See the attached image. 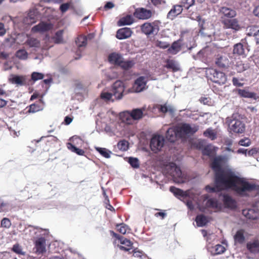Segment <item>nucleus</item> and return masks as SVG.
<instances>
[{"instance_id": "393cba45", "label": "nucleus", "mask_w": 259, "mask_h": 259, "mask_svg": "<svg viewBox=\"0 0 259 259\" xmlns=\"http://www.w3.org/2000/svg\"><path fill=\"white\" fill-rule=\"evenodd\" d=\"M237 92L238 94L242 97L251 98L254 100L258 99V97L257 96L256 94L249 92L247 90L238 89Z\"/></svg>"}, {"instance_id": "a211bd4d", "label": "nucleus", "mask_w": 259, "mask_h": 259, "mask_svg": "<svg viewBox=\"0 0 259 259\" xmlns=\"http://www.w3.org/2000/svg\"><path fill=\"white\" fill-rule=\"evenodd\" d=\"M145 110V107L142 108H135L132 110H130L135 123L142 119L144 116Z\"/></svg>"}, {"instance_id": "e433bc0d", "label": "nucleus", "mask_w": 259, "mask_h": 259, "mask_svg": "<svg viewBox=\"0 0 259 259\" xmlns=\"http://www.w3.org/2000/svg\"><path fill=\"white\" fill-rule=\"evenodd\" d=\"M113 96H114L113 94L109 92L107 90L102 91L100 95L101 99L105 102H113L114 99H113Z\"/></svg>"}, {"instance_id": "a19ab883", "label": "nucleus", "mask_w": 259, "mask_h": 259, "mask_svg": "<svg viewBox=\"0 0 259 259\" xmlns=\"http://www.w3.org/2000/svg\"><path fill=\"white\" fill-rule=\"evenodd\" d=\"M244 53V49L242 44L239 43L234 45L233 54L238 56L242 55Z\"/></svg>"}, {"instance_id": "f257e3e1", "label": "nucleus", "mask_w": 259, "mask_h": 259, "mask_svg": "<svg viewBox=\"0 0 259 259\" xmlns=\"http://www.w3.org/2000/svg\"><path fill=\"white\" fill-rule=\"evenodd\" d=\"M224 158L215 157L211 167L215 173V186L205 187L208 192L219 191L222 190L231 189L241 195H244L248 191L253 190L255 186L245 178L241 177L229 166L223 167Z\"/></svg>"}, {"instance_id": "a18cd8bd", "label": "nucleus", "mask_w": 259, "mask_h": 259, "mask_svg": "<svg viewBox=\"0 0 259 259\" xmlns=\"http://www.w3.org/2000/svg\"><path fill=\"white\" fill-rule=\"evenodd\" d=\"M247 248L249 251L253 253H256L259 251V242L255 241L247 244Z\"/></svg>"}, {"instance_id": "423d86ee", "label": "nucleus", "mask_w": 259, "mask_h": 259, "mask_svg": "<svg viewBox=\"0 0 259 259\" xmlns=\"http://www.w3.org/2000/svg\"><path fill=\"white\" fill-rule=\"evenodd\" d=\"M177 126L178 134L180 137L190 136L195 133L199 128L196 124H190L188 123L180 124Z\"/></svg>"}, {"instance_id": "4c0bfd02", "label": "nucleus", "mask_w": 259, "mask_h": 259, "mask_svg": "<svg viewBox=\"0 0 259 259\" xmlns=\"http://www.w3.org/2000/svg\"><path fill=\"white\" fill-rule=\"evenodd\" d=\"M95 149L103 157L106 158H109L111 157L112 152L105 148H100L96 147Z\"/></svg>"}, {"instance_id": "3c124183", "label": "nucleus", "mask_w": 259, "mask_h": 259, "mask_svg": "<svg viewBox=\"0 0 259 259\" xmlns=\"http://www.w3.org/2000/svg\"><path fill=\"white\" fill-rule=\"evenodd\" d=\"M116 227L118 231L122 234H125L126 233H128L130 231L129 227L125 224H117Z\"/></svg>"}, {"instance_id": "ddd939ff", "label": "nucleus", "mask_w": 259, "mask_h": 259, "mask_svg": "<svg viewBox=\"0 0 259 259\" xmlns=\"http://www.w3.org/2000/svg\"><path fill=\"white\" fill-rule=\"evenodd\" d=\"M232 62V59H229V55L227 54H224L218 56L215 63L220 67L226 68L229 66Z\"/></svg>"}, {"instance_id": "09e8293b", "label": "nucleus", "mask_w": 259, "mask_h": 259, "mask_svg": "<svg viewBox=\"0 0 259 259\" xmlns=\"http://www.w3.org/2000/svg\"><path fill=\"white\" fill-rule=\"evenodd\" d=\"M195 221L198 227H203L205 225L207 222V218L203 215H198Z\"/></svg>"}, {"instance_id": "f03ea898", "label": "nucleus", "mask_w": 259, "mask_h": 259, "mask_svg": "<svg viewBox=\"0 0 259 259\" xmlns=\"http://www.w3.org/2000/svg\"><path fill=\"white\" fill-rule=\"evenodd\" d=\"M170 191L177 197H180L186 201L187 207L191 210L194 208L192 200L196 202L198 206H200V202H197L198 200L197 196L194 195L191 191H183L182 190L174 187L170 188Z\"/></svg>"}, {"instance_id": "7ed1b4c3", "label": "nucleus", "mask_w": 259, "mask_h": 259, "mask_svg": "<svg viewBox=\"0 0 259 259\" xmlns=\"http://www.w3.org/2000/svg\"><path fill=\"white\" fill-rule=\"evenodd\" d=\"M108 61L110 63L118 65L125 70L132 68L135 64L133 60H124L120 54L115 52L109 55Z\"/></svg>"}, {"instance_id": "7c9ffc66", "label": "nucleus", "mask_w": 259, "mask_h": 259, "mask_svg": "<svg viewBox=\"0 0 259 259\" xmlns=\"http://www.w3.org/2000/svg\"><path fill=\"white\" fill-rule=\"evenodd\" d=\"M25 44L30 48H39L40 46V41L37 39L29 36L26 40Z\"/></svg>"}, {"instance_id": "bf43d9fd", "label": "nucleus", "mask_w": 259, "mask_h": 259, "mask_svg": "<svg viewBox=\"0 0 259 259\" xmlns=\"http://www.w3.org/2000/svg\"><path fill=\"white\" fill-rule=\"evenodd\" d=\"M9 206L8 203L5 202L3 200L0 199V212L8 211Z\"/></svg>"}, {"instance_id": "2eb2a0df", "label": "nucleus", "mask_w": 259, "mask_h": 259, "mask_svg": "<svg viewBox=\"0 0 259 259\" xmlns=\"http://www.w3.org/2000/svg\"><path fill=\"white\" fill-rule=\"evenodd\" d=\"M134 16L139 19H148L152 16V12L150 10H146L144 8L137 9L134 13Z\"/></svg>"}, {"instance_id": "2f4dec72", "label": "nucleus", "mask_w": 259, "mask_h": 259, "mask_svg": "<svg viewBox=\"0 0 259 259\" xmlns=\"http://www.w3.org/2000/svg\"><path fill=\"white\" fill-rule=\"evenodd\" d=\"M220 11L221 13L227 17L233 18L236 15L235 11L227 7H222Z\"/></svg>"}, {"instance_id": "9b49d317", "label": "nucleus", "mask_w": 259, "mask_h": 259, "mask_svg": "<svg viewBox=\"0 0 259 259\" xmlns=\"http://www.w3.org/2000/svg\"><path fill=\"white\" fill-rule=\"evenodd\" d=\"M231 131L236 133H242L245 131V124L239 119H233L229 124Z\"/></svg>"}, {"instance_id": "37998d69", "label": "nucleus", "mask_w": 259, "mask_h": 259, "mask_svg": "<svg viewBox=\"0 0 259 259\" xmlns=\"http://www.w3.org/2000/svg\"><path fill=\"white\" fill-rule=\"evenodd\" d=\"M67 147L71 151L76 153L78 155H83L84 154V151L83 150L76 148L71 143H68L67 144Z\"/></svg>"}, {"instance_id": "b1692460", "label": "nucleus", "mask_w": 259, "mask_h": 259, "mask_svg": "<svg viewBox=\"0 0 259 259\" xmlns=\"http://www.w3.org/2000/svg\"><path fill=\"white\" fill-rule=\"evenodd\" d=\"M9 80L12 83L22 85L26 81V78L24 76H19L12 74L10 75Z\"/></svg>"}, {"instance_id": "1a4fd4ad", "label": "nucleus", "mask_w": 259, "mask_h": 259, "mask_svg": "<svg viewBox=\"0 0 259 259\" xmlns=\"http://www.w3.org/2000/svg\"><path fill=\"white\" fill-rule=\"evenodd\" d=\"M141 29L146 35L156 34L159 31V26L155 23H145L142 25Z\"/></svg>"}, {"instance_id": "680f3d73", "label": "nucleus", "mask_w": 259, "mask_h": 259, "mask_svg": "<svg viewBox=\"0 0 259 259\" xmlns=\"http://www.w3.org/2000/svg\"><path fill=\"white\" fill-rule=\"evenodd\" d=\"M11 225V223L9 219L4 218L1 221V226L3 227L8 228Z\"/></svg>"}, {"instance_id": "dca6fc26", "label": "nucleus", "mask_w": 259, "mask_h": 259, "mask_svg": "<svg viewBox=\"0 0 259 259\" xmlns=\"http://www.w3.org/2000/svg\"><path fill=\"white\" fill-rule=\"evenodd\" d=\"M46 246L45 239L42 237L39 238L35 242V252L38 254H40L46 252Z\"/></svg>"}, {"instance_id": "de8ad7c7", "label": "nucleus", "mask_w": 259, "mask_h": 259, "mask_svg": "<svg viewBox=\"0 0 259 259\" xmlns=\"http://www.w3.org/2000/svg\"><path fill=\"white\" fill-rule=\"evenodd\" d=\"M87 41V38L86 36L80 35L77 38L75 42L78 47L81 48L86 46Z\"/></svg>"}, {"instance_id": "e2e57ef3", "label": "nucleus", "mask_w": 259, "mask_h": 259, "mask_svg": "<svg viewBox=\"0 0 259 259\" xmlns=\"http://www.w3.org/2000/svg\"><path fill=\"white\" fill-rule=\"evenodd\" d=\"M155 45L161 49H165L169 46V44L165 41L157 40L155 42Z\"/></svg>"}, {"instance_id": "49530a36", "label": "nucleus", "mask_w": 259, "mask_h": 259, "mask_svg": "<svg viewBox=\"0 0 259 259\" xmlns=\"http://www.w3.org/2000/svg\"><path fill=\"white\" fill-rule=\"evenodd\" d=\"M244 239L243 231L242 230L238 231L234 236L235 243H242L244 241Z\"/></svg>"}, {"instance_id": "ea45409f", "label": "nucleus", "mask_w": 259, "mask_h": 259, "mask_svg": "<svg viewBox=\"0 0 259 259\" xmlns=\"http://www.w3.org/2000/svg\"><path fill=\"white\" fill-rule=\"evenodd\" d=\"M203 135L205 137L210 139L211 140H213L217 138V133L211 128H209L204 131Z\"/></svg>"}, {"instance_id": "6ab92c4d", "label": "nucleus", "mask_w": 259, "mask_h": 259, "mask_svg": "<svg viewBox=\"0 0 259 259\" xmlns=\"http://www.w3.org/2000/svg\"><path fill=\"white\" fill-rule=\"evenodd\" d=\"M223 23L225 28H231L235 31L240 30L241 28L238 20L236 19L225 20Z\"/></svg>"}, {"instance_id": "c9c22d12", "label": "nucleus", "mask_w": 259, "mask_h": 259, "mask_svg": "<svg viewBox=\"0 0 259 259\" xmlns=\"http://www.w3.org/2000/svg\"><path fill=\"white\" fill-rule=\"evenodd\" d=\"M37 230H40L39 228L29 226L25 230V232L26 234L29 232L30 236L32 237L41 236V234H37Z\"/></svg>"}, {"instance_id": "4468645a", "label": "nucleus", "mask_w": 259, "mask_h": 259, "mask_svg": "<svg viewBox=\"0 0 259 259\" xmlns=\"http://www.w3.org/2000/svg\"><path fill=\"white\" fill-rule=\"evenodd\" d=\"M52 28V25L48 22H41L31 28V32L33 33H43Z\"/></svg>"}, {"instance_id": "39448f33", "label": "nucleus", "mask_w": 259, "mask_h": 259, "mask_svg": "<svg viewBox=\"0 0 259 259\" xmlns=\"http://www.w3.org/2000/svg\"><path fill=\"white\" fill-rule=\"evenodd\" d=\"M206 75L209 79L219 84H224L227 81V76L224 73L213 68L207 69Z\"/></svg>"}, {"instance_id": "58836bf2", "label": "nucleus", "mask_w": 259, "mask_h": 259, "mask_svg": "<svg viewBox=\"0 0 259 259\" xmlns=\"http://www.w3.org/2000/svg\"><path fill=\"white\" fill-rule=\"evenodd\" d=\"M165 67L168 69H171L173 71H177L180 69L179 64L173 60H168Z\"/></svg>"}, {"instance_id": "13d9d810", "label": "nucleus", "mask_w": 259, "mask_h": 259, "mask_svg": "<svg viewBox=\"0 0 259 259\" xmlns=\"http://www.w3.org/2000/svg\"><path fill=\"white\" fill-rule=\"evenodd\" d=\"M128 161L132 166L134 168H137L139 166V160L136 158L130 157Z\"/></svg>"}, {"instance_id": "f704fd0d", "label": "nucleus", "mask_w": 259, "mask_h": 259, "mask_svg": "<svg viewBox=\"0 0 259 259\" xmlns=\"http://www.w3.org/2000/svg\"><path fill=\"white\" fill-rule=\"evenodd\" d=\"M28 35L24 33L18 34L15 38H11L10 40H12V42H16L17 44H20L25 43L28 38Z\"/></svg>"}, {"instance_id": "f3484780", "label": "nucleus", "mask_w": 259, "mask_h": 259, "mask_svg": "<svg viewBox=\"0 0 259 259\" xmlns=\"http://www.w3.org/2000/svg\"><path fill=\"white\" fill-rule=\"evenodd\" d=\"M120 119L122 123L132 125L135 123L130 111H125L119 114Z\"/></svg>"}, {"instance_id": "cd10ccee", "label": "nucleus", "mask_w": 259, "mask_h": 259, "mask_svg": "<svg viewBox=\"0 0 259 259\" xmlns=\"http://www.w3.org/2000/svg\"><path fill=\"white\" fill-rule=\"evenodd\" d=\"M209 251L212 255L223 253L226 250V247L221 244H217L214 246L209 247Z\"/></svg>"}, {"instance_id": "a878e982", "label": "nucleus", "mask_w": 259, "mask_h": 259, "mask_svg": "<svg viewBox=\"0 0 259 259\" xmlns=\"http://www.w3.org/2000/svg\"><path fill=\"white\" fill-rule=\"evenodd\" d=\"M118 240L120 241L121 244L122 245H118L119 248L126 251H129L131 247L132 246L133 243L127 239L122 238H118Z\"/></svg>"}, {"instance_id": "aec40b11", "label": "nucleus", "mask_w": 259, "mask_h": 259, "mask_svg": "<svg viewBox=\"0 0 259 259\" xmlns=\"http://www.w3.org/2000/svg\"><path fill=\"white\" fill-rule=\"evenodd\" d=\"M179 137L177 126L169 128L166 134V138L170 142H174Z\"/></svg>"}, {"instance_id": "412c9836", "label": "nucleus", "mask_w": 259, "mask_h": 259, "mask_svg": "<svg viewBox=\"0 0 259 259\" xmlns=\"http://www.w3.org/2000/svg\"><path fill=\"white\" fill-rule=\"evenodd\" d=\"M37 14V12L35 10L30 11L27 16L24 18V23L27 25H30L35 23L38 18Z\"/></svg>"}, {"instance_id": "c756f323", "label": "nucleus", "mask_w": 259, "mask_h": 259, "mask_svg": "<svg viewBox=\"0 0 259 259\" xmlns=\"http://www.w3.org/2000/svg\"><path fill=\"white\" fill-rule=\"evenodd\" d=\"M134 18L132 15H127L121 18L118 22L119 26L129 25L134 22Z\"/></svg>"}, {"instance_id": "9d476101", "label": "nucleus", "mask_w": 259, "mask_h": 259, "mask_svg": "<svg viewBox=\"0 0 259 259\" xmlns=\"http://www.w3.org/2000/svg\"><path fill=\"white\" fill-rule=\"evenodd\" d=\"M203 200L202 204L205 207H210L215 210H220L222 209V204L219 202L215 199H208L207 196H202Z\"/></svg>"}, {"instance_id": "5fc2aeb1", "label": "nucleus", "mask_w": 259, "mask_h": 259, "mask_svg": "<svg viewBox=\"0 0 259 259\" xmlns=\"http://www.w3.org/2000/svg\"><path fill=\"white\" fill-rule=\"evenodd\" d=\"M42 110V108L36 104H32L29 106V113H35Z\"/></svg>"}, {"instance_id": "79ce46f5", "label": "nucleus", "mask_w": 259, "mask_h": 259, "mask_svg": "<svg viewBox=\"0 0 259 259\" xmlns=\"http://www.w3.org/2000/svg\"><path fill=\"white\" fill-rule=\"evenodd\" d=\"M181 50L180 44L178 42H174L170 48H169L167 51L169 53L175 55L178 53Z\"/></svg>"}, {"instance_id": "69168bd1", "label": "nucleus", "mask_w": 259, "mask_h": 259, "mask_svg": "<svg viewBox=\"0 0 259 259\" xmlns=\"http://www.w3.org/2000/svg\"><path fill=\"white\" fill-rule=\"evenodd\" d=\"M13 250L18 254H24V252L22 251L21 247L19 246L18 244H15L13 246Z\"/></svg>"}, {"instance_id": "f8f14e48", "label": "nucleus", "mask_w": 259, "mask_h": 259, "mask_svg": "<svg viewBox=\"0 0 259 259\" xmlns=\"http://www.w3.org/2000/svg\"><path fill=\"white\" fill-rule=\"evenodd\" d=\"M147 79L145 77L141 76L135 81L133 90L134 92L139 93L146 89Z\"/></svg>"}, {"instance_id": "864d4df0", "label": "nucleus", "mask_w": 259, "mask_h": 259, "mask_svg": "<svg viewBox=\"0 0 259 259\" xmlns=\"http://www.w3.org/2000/svg\"><path fill=\"white\" fill-rule=\"evenodd\" d=\"M247 64L243 63L242 62H238L236 65V68L238 72H242L248 68Z\"/></svg>"}, {"instance_id": "338daca9", "label": "nucleus", "mask_w": 259, "mask_h": 259, "mask_svg": "<svg viewBox=\"0 0 259 259\" xmlns=\"http://www.w3.org/2000/svg\"><path fill=\"white\" fill-rule=\"evenodd\" d=\"M196 20L198 22L199 26L201 28V29L200 30V32H201L202 30L204 29L203 25L205 22L204 20H202L200 16H197Z\"/></svg>"}, {"instance_id": "4be33fe9", "label": "nucleus", "mask_w": 259, "mask_h": 259, "mask_svg": "<svg viewBox=\"0 0 259 259\" xmlns=\"http://www.w3.org/2000/svg\"><path fill=\"white\" fill-rule=\"evenodd\" d=\"M132 34V31L130 28H122L117 31L116 37L119 39H126L130 37Z\"/></svg>"}, {"instance_id": "6e6d98bb", "label": "nucleus", "mask_w": 259, "mask_h": 259, "mask_svg": "<svg viewBox=\"0 0 259 259\" xmlns=\"http://www.w3.org/2000/svg\"><path fill=\"white\" fill-rule=\"evenodd\" d=\"M44 74L41 73L33 72L31 74V79L34 81L41 79L44 78Z\"/></svg>"}, {"instance_id": "0eeeda50", "label": "nucleus", "mask_w": 259, "mask_h": 259, "mask_svg": "<svg viewBox=\"0 0 259 259\" xmlns=\"http://www.w3.org/2000/svg\"><path fill=\"white\" fill-rule=\"evenodd\" d=\"M164 143V137L160 135L154 136L150 141V147L153 152L156 153L163 146Z\"/></svg>"}, {"instance_id": "20e7f679", "label": "nucleus", "mask_w": 259, "mask_h": 259, "mask_svg": "<svg viewBox=\"0 0 259 259\" xmlns=\"http://www.w3.org/2000/svg\"><path fill=\"white\" fill-rule=\"evenodd\" d=\"M165 170L168 174L172 177L175 182L180 184L184 183L186 181V178L175 163H169L165 166Z\"/></svg>"}, {"instance_id": "4d7b16f0", "label": "nucleus", "mask_w": 259, "mask_h": 259, "mask_svg": "<svg viewBox=\"0 0 259 259\" xmlns=\"http://www.w3.org/2000/svg\"><path fill=\"white\" fill-rule=\"evenodd\" d=\"M118 148L122 151H125L128 149V142L125 140L121 141L117 144Z\"/></svg>"}, {"instance_id": "8fccbe9b", "label": "nucleus", "mask_w": 259, "mask_h": 259, "mask_svg": "<svg viewBox=\"0 0 259 259\" xmlns=\"http://www.w3.org/2000/svg\"><path fill=\"white\" fill-rule=\"evenodd\" d=\"M28 53L24 49L19 50L16 53V57L21 60H26L28 58Z\"/></svg>"}, {"instance_id": "72a5a7b5", "label": "nucleus", "mask_w": 259, "mask_h": 259, "mask_svg": "<svg viewBox=\"0 0 259 259\" xmlns=\"http://www.w3.org/2000/svg\"><path fill=\"white\" fill-rule=\"evenodd\" d=\"M216 148L211 145H208L205 146L202 150L203 155L208 156L209 157L213 156L215 152Z\"/></svg>"}, {"instance_id": "473e14b6", "label": "nucleus", "mask_w": 259, "mask_h": 259, "mask_svg": "<svg viewBox=\"0 0 259 259\" xmlns=\"http://www.w3.org/2000/svg\"><path fill=\"white\" fill-rule=\"evenodd\" d=\"M247 31L248 35L255 36L257 42H259V30L257 27L250 26L247 28Z\"/></svg>"}, {"instance_id": "c85d7f7f", "label": "nucleus", "mask_w": 259, "mask_h": 259, "mask_svg": "<svg viewBox=\"0 0 259 259\" xmlns=\"http://www.w3.org/2000/svg\"><path fill=\"white\" fill-rule=\"evenodd\" d=\"M182 11V6L176 5L167 14V18L173 19L175 17L181 14Z\"/></svg>"}, {"instance_id": "bb28decb", "label": "nucleus", "mask_w": 259, "mask_h": 259, "mask_svg": "<svg viewBox=\"0 0 259 259\" xmlns=\"http://www.w3.org/2000/svg\"><path fill=\"white\" fill-rule=\"evenodd\" d=\"M222 197L224 204L226 207L232 209L236 206V201L230 196L224 195Z\"/></svg>"}, {"instance_id": "6e6552de", "label": "nucleus", "mask_w": 259, "mask_h": 259, "mask_svg": "<svg viewBox=\"0 0 259 259\" xmlns=\"http://www.w3.org/2000/svg\"><path fill=\"white\" fill-rule=\"evenodd\" d=\"M124 91V85L120 80L115 81L112 86V92L113 96L116 99H121L123 96V93Z\"/></svg>"}, {"instance_id": "0e129e2a", "label": "nucleus", "mask_w": 259, "mask_h": 259, "mask_svg": "<svg viewBox=\"0 0 259 259\" xmlns=\"http://www.w3.org/2000/svg\"><path fill=\"white\" fill-rule=\"evenodd\" d=\"M250 143H251L249 139H248V138L241 139L239 142V144L241 146H245V147L249 146L250 145Z\"/></svg>"}, {"instance_id": "5701e85b", "label": "nucleus", "mask_w": 259, "mask_h": 259, "mask_svg": "<svg viewBox=\"0 0 259 259\" xmlns=\"http://www.w3.org/2000/svg\"><path fill=\"white\" fill-rule=\"evenodd\" d=\"M243 214L247 219L255 220L257 219V211H256V203L253 208L245 209L242 211Z\"/></svg>"}, {"instance_id": "603ef678", "label": "nucleus", "mask_w": 259, "mask_h": 259, "mask_svg": "<svg viewBox=\"0 0 259 259\" xmlns=\"http://www.w3.org/2000/svg\"><path fill=\"white\" fill-rule=\"evenodd\" d=\"M63 30H59L55 33L54 36L53 38L55 43L60 44L63 42Z\"/></svg>"}, {"instance_id": "052dcab7", "label": "nucleus", "mask_w": 259, "mask_h": 259, "mask_svg": "<svg viewBox=\"0 0 259 259\" xmlns=\"http://www.w3.org/2000/svg\"><path fill=\"white\" fill-rule=\"evenodd\" d=\"M195 0H183L182 2L183 6L186 9H189L194 4Z\"/></svg>"}, {"instance_id": "c03bdc74", "label": "nucleus", "mask_w": 259, "mask_h": 259, "mask_svg": "<svg viewBox=\"0 0 259 259\" xmlns=\"http://www.w3.org/2000/svg\"><path fill=\"white\" fill-rule=\"evenodd\" d=\"M160 110L163 113L169 112L170 114H173L175 111V109L172 105L165 104L161 106Z\"/></svg>"}, {"instance_id": "774afa93", "label": "nucleus", "mask_w": 259, "mask_h": 259, "mask_svg": "<svg viewBox=\"0 0 259 259\" xmlns=\"http://www.w3.org/2000/svg\"><path fill=\"white\" fill-rule=\"evenodd\" d=\"M70 4L69 3L63 4L60 6V9L62 13H65L68 10Z\"/></svg>"}]
</instances>
